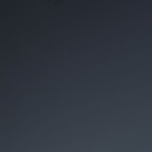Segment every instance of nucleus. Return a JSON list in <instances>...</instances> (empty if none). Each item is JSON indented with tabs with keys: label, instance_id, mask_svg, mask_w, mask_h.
Masks as SVG:
<instances>
[{
	"label": "nucleus",
	"instance_id": "f257e3e1",
	"mask_svg": "<svg viewBox=\"0 0 152 152\" xmlns=\"http://www.w3.org/2000/svg\"><path fill=\"white\" fill-rule=\"evenodd\" d=\"M7 122H10V3H7Z\"/></svg>",
	"mask_w": 152,
	"mask_h": 152
}]
</instances>
